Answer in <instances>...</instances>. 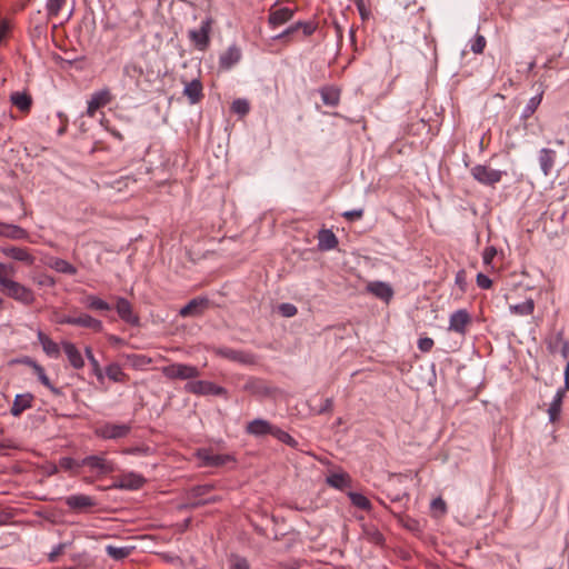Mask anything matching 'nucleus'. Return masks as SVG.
I'll return each mask as SVG.
<instances>
[{
    "label": "nucleus",
    "mask_w": 569,
    "mask_h": 569,
    "mask_svg": "<svg viewBox=\"0 0 569 569\" xmlns=\"http://www.w3.org/2000/svg\"><path fill=\"white\" fill-rule=\"evenodd\" d=\"M1 292L24 306H30L34 302V292L27 286L13 280L12 278H0Z\"/></svg>",
    "instance_id": "obj_1"
},
{
    "label": "nucleus",
    "mask_w": 569,
    "mask_h": 569,
    "mask_svg": "<svg viewBox=\"0 0 569 569\" xmlns=\"http://www.w3.org/2000/svg\"><path fill=\"white\" fill-rule=\"evenodd\" d=\"M213 19L206 17L200 27L188 31V38L196 49L199 51H206L210 44V34L212 31Z\"/></svg>",
    "instance_id": "obj_2"
},
{
    "label": "nucleus",
    "mask_w": 569,
    "mask_h": 569,
    "mask_svg": "<svg viewBox=\"0 0 569 569\" xmlns=\"http://www.w3.org/2000/svg\"><path fill=\"white\" fill-rule=\"evenodd\" d=\"M81 465L98 477L112 473L117 469L116 463L112 460L107 459L103 455L87 456L81 459Z\"/></svg>",
    "instance_id": "obj_3"
},
{
    "label": "nucleus",
    "mask_w": 569,
    "mask_h": 569,
    "mask_svg": "<svg viewBox=\"0 0 569 569\" xmlns=\"http://www.w3.org/2000/svg\"><path fill=\"white\" fill-rule=\"evenodd\" d=\"M162 375L171 380H190L200 376V371L197 367L187 363H171L162 367Z\"/></svg>",
    "instance_id": "obj_4"
},
{
    "label": "nucleus",
    "mask_w": 569,
    "mask_h": 569,
    "mask_svg": "<svg viewBox=\"0 0 569 569\" xmlns=\"http://www.w3.org/2000/svg\"><path fill=\"white\" fill-rule=\"evenodd\" d=\"M186 390L188 392H191L193 395H200V396H219V397H227V390L223 387H220L213 382L206 381V380H193L186 385Z\"/></svg>",
    "instance_id": "obj_5"
},
{
    "label": "nucleus",
    "mask_w": 569,
    "mask_h": 569,
    "mask_svg": "<svg viewBox=\"0 0 569 569\" xmlns=\"http://www.w3.org/2000/svg\"><path fill=\"white\" fill-rule=\"evenodd\" d=\"M132 427L130 423H112L107 422L97 429V435L102 439H121L126 438Z\"/></svg>",
    "instance_id": "obj_6"
},
{
    "label": "nucleus",
    "mask_w": 569,
    "mask_h": 569,
    "mask_svg": "<svg viewBox=\"0 0 569 569\" xmlns=\"http://www.w3.org/2000/svg\"><path fill=\"white\" fill-rule=\"evenodd\" d=\"M146 483V478L137 472L130 471L119 476L111 485V488L121 490H139Z\"/></svg>",
    "instance_id": "obj_7"
},
{
    "label": "nucleus",
    "mask_w": 569,
    "mask_h": 569,
    "mask_svg": "<svg viewBox=\"0 0 569 569\" xmlns=\"http://www.w3.org/2000/svg\"><path fill=\"white\" fill-rule=\"evenodd\" d=\"M471 321V316L466 309L456 310L450 315L448 330L465 336Z\"/></svg>",
    "instance_id": "obj_8"
},
{
    "label": "nucleus",
    "mask_w": 569,
    "mask_h": 569,
    "mask_svg": "<svg viewBox=\"0 0 569 569\" xmlns=\"http://www.w3.org/2000/svg\"><path fill=\"white\" fill-rule=\"evenodd\" d=\"M216 355L221 358L228 359L233 362H239L242 365H253L256 362V357L243 350H236L228 347H221L216 349Z\"/></svg>",
    "instance_id": "obj_9"
},
{
    "label": "nucleus",
    "mask_w": 569,
    "mask_h": 569,
    "mask_svg": "<svg viewBox=\"0 0 569 569\" xmlns=\"http://www.w3.org/2000/svg\"><path fill=\"white\" fill-rule=\"evenodd\" d=\"M111 101L112 94L108 88L94 91L91 94L90 100L88 101L87 116L90 118L94 117L97 110H99L102 107H106Z\"/></svg>",
    "instance_id": "obj_10"
},
{
    "label": "nucleus",
    "mask_w": 569,
    "mask_h": 569,
    "mask_svg": "<svg viewBox=\"0 0 569 569\" xmlns=\"http://www.w3.org/2000/svg\"><path fill=\"white\" fill-rule=\"evenodd\" d=\"M209 305L210 300L207 297L193 298L179 310V316L182 318L199 317L209 308Z\"/></svg>",
    "instance_id": "obj_11"
},
{
    "label": "nucleus",
    "mask_w": 569,
    "mask_h": 569,
    "mask_svg": "<svg viewBox=\"0 0 569 569\" xmlns=\"http://www.w3.org/2000/svg\"><path fill=\"white\" fill-rule=\"evenodd\" d=\"M0 251L8 258L13 259L16 261L23 262L28 266H32L36 261V258L31 254L28 248L16 247V246H4L1 247Z\"/></svg>",
    "instance_id": "obj_12"
},
{
    "label": "nucleus",
    "mask_w": 569,
    "mask_h": 569,
    "mask_svg": "<svg viewBox=\"0 0 569 569\" xmlns=\"http://www.w3.org/2000/svg\"><path fill=\"white\" fill-rule=\"evenodd\" d=\"M295 16V9L288 7L276 8L271 7L269 10L268 23L271 28H277L290 21Z\"/></svg>",
    "instance_id": "obj_13"
},
{
    "label": "nucleus",
    "mask_w": 569,
    "mask_h": 569,
    "mask_svg": "<svg viewBox=\"0 0 569 569\" xmlns=\"http://www.w3.org/2000/svg\"><path fill=\"white\" fill-rule=\"evenodd\" d=\"M64 503L74 511H84L87 509L93 508L97 505L94 498L87 495H71L66 497Z\"/></svg>",
    "instance_id": "obj_14"
},
{
    "label": "nucleus",
    "mask_w": 569,
    "mask_h": 569,
    "mask_svg": "<svg viewBox=\"0 0 569 569\" xmlns=\"http://www.w3.org/2000/svg\"><path fill=\"white\" fill-rule=\"evenodd\" d=\"M243 389L257 397H270L276 391V388L270 387L266 381L258 378H250L244 383Z\"/></svg>",
    "instance_id": "obj_15"
},
{
    "label": "nucleus",
    "mask_w": 569,
    "mask_h": 569,
    "mask_svg": "<svg viewBox=\"0 0 569 569\" xmlns=\"http://www.w3.org/2000/svg\"><path fill=\"white\" fill-rule=\"evenodd\" d=\"M116 310L121 320L131 326H139V317L133 312L131 303L126 298H117Z\"/></svg>",
    "instance_id": "obj_16"
},
{
    "label": "nucleus",
    "mask_w": 569,
    "mask_h": 569,
    "mask_svg": "<svg viewBox=\"0 0 569 569\" xmlns=\"http://www.w3.org/2000/svg\"><path fill=\"white\" fill-rule=\"evenodd\" d=\"M198 457L201 461V465L204 467H221L233 460L229 455L213 453L208 450L199 451Z\"/></svg>",
    "instance_id": "obj_17"
},
{
    "label": "nucleus",
    "mask_w": 569,
    "mask_h": 569,
    "mask_svg": "<svg viewBox=\"0 0 569 569\" xmlns=\"http://www.w3.org/2000/svg\"><path fill=\"white\" fill-rule=\"evenodd\" d=\"M241 59V50L236 46H230L219 57V68L222 70H229L237 64Z\"/></svg>",
    "instance_id": "obj_18"
},
{
    "label": "nucleus",
    "mask_w": 569,
    "mask_h": 569,
    "mask_svg": "<svg viewBox=\"0 0 569 569\" xmlns=\"http://www.w3.org/2000/svg\"><path fill=\"white\" fill-rule=\"evenodd\" d=\"M0 237L12 240H29V232L17 224L0 222Z\"/></svg>",
    "instance_id": "obj_19"
},
{
    "label": "nucleus",
    "mask_w": 569,
    "mask_h": 569,
    "mask_svg": "<svg viewBox=\"0 0 569 569\" xmlns=\"http://www.w3.org/2000/svg\"><path fill=\"white\" fill-rule=\"evenodd\" d=\"M272 429H273V425H271L269 421L261 419V418L253 419L246 427L247 433L256 436V437L271 435Z\"/></svg>",
    "instance_id": "obj_20"
},
{
    "label": "nucleus",
    "mask_w": 569,
    "mask_h": 569,
    "mask_svg": "<svg viewBox=\"0 0 569 569\" xmlns=\"http://www.w3.org/2000/svg\"><path fill=\"white\" fill-rule=\"evenodd\" d=\"M34 396L32 393H20L14 397L10 413L13 417H19L24 410L32 407Z\"/></svg>",
    "instance_id": "obj_21"
},
{
    "label": "nucleus",
    "mask_w": 569,
    "mask_h": 569,
    "mask_svg": "<svg viewBox=\"0 0 569 569\" xmlns=\"http://www.w3.org/2000/svg\"><path fill=\"white\" fill-rule=\"evenodd\" d=\"M62 348L70 365L74 369L79 370L84 367V360L74 343L70 341H62Z\"/></svg>",
    "instance_id": "obj_22"
},
{
    "label": "nucleus",
    "mask_w": 569,
    "mask_h": 569,
    "mask_svg": "<svg viewBox=\"0 0 569 569\" xmlns=\"http://www.w3.org/2000/svg\"><path fill=\"white\" fill-rule=\"evenodd\" d=\"M338 246V238L330 229H321L318 232V249L329 251Z\"/></svg>",
    "instance_id": "obj_23"
},
{
    "label": "nucleus",
    "mask_w": 569,
    "mask_h": 569,
    "mask_svg": "<svg viewBox=\"0 0 569 569\" xmlns=\"http://www.w3.org/2000/svg\"><path fill=\"white\" fill-rule=\"evenodd\" d=\"M10 102L21 112L28 113L32 107V97L27 91H14L10 94Z\"/></svg>",
    "instance_id": "obj_24"
},
{
    "label": "nucleus",
    "mask_w": 569,
    "mask_h": 569,
    "mask_svg": "<svg viewBox=\"0 0 569 569\" xmlns=\"http://www.w3.org/2000/svg\"><path fill=\"white\" fill-rule=\"evenodd\" d=\"M73 326L92 329L96 332H101L103 330L102 321L91 317L88 313H80L79 316H74Z\"/></svg>",
    "instance_id": "obj_25"
},
{
    "label": "nucleus",
    "mask_w": 569,
    "mask_h": 569,
    "mask_svg": "<svg viewBox=\"0 0 569 569\" xmlns=\"http://www.w3.org/2000/svg\"><path fill=\"white\" fill-rule=\"evenodd\" d=\"M472 176L476 180L486 184H493L498 181V172L485 166H476L472 168Z\"/></svg>",
    "instance_id": "obj_26"
},
{
    "label": "nucleus",
    "mask_w": 569,
    "mask_h": 569,
    "mask_svg": "<svg viewBox=\"0 0 569 569\" xmlns=\"http://www.w3.org/2000/svg\"><path fill=\"white\" fill-rule=\"evenodd\" d=\"M38 341L41 343L43 351L47 356L51 358H59L60 356V347L57 342H54L51 338H49L42 331H38L37 335Z\"/></svg>",
    "instance_id": "obj_27"
},
{
    "label": "nucleus",
    "mask_w": 569,
    "mask_h": 569,
    "mask_svg": "<svg viewBox=\"0 0 569 569\" xmlns=\"http://www.w3.org/2000/svg\"><path fill=\"white\" fill-rule=\"evenodd\" d=\"M563 398H565V390L563 389H559L556 392V395H555V397H553V399H552V401H551V403L549 406L548 415H549V420L552 423L558 421L559 418H560Z\"/></svg>",
    "instance_id": "obj_28"
},
{
    "label": "nucleus",
    "mask_w": 569,
    "mask_h": 569,
    "mask_svg": "<svg viewBox=\"0 0 569 569\" xmlns=\"http://www.w3.org/2000/svg\"><path fill=\"white\" fill-rule=\"evenodd\" d=\"M183 94L187 96L190 103H197L199 102L202 97V84L200 80L193 79L192 81L188 82L183 89Z\"/></svg>",
    "instance_id": "obj_29"
},
{
    "label": "nucleus",
    "mask_w": 569,
    "mask_h": 569,
    "mask_svg": "<svg viewBox=\"0 0 569 569\" xmlns=\"http://www.w3.org/2000/svg\"><path fill=\"white\" fill-rule=\"evenodd\" d=\"M368 288L371 293L386 302H388L393 296V290L390 284L382 281L372 282Z\"/></svg>",
    "instance_id": "obj_30"
},
{
    "label": "nucleus",
    "mask_w": 569,
    "mask_h": 569,
    "mask_svg": "<svg viewBox=\"0 0 569 569\" xmlns=\"http://www.w3.org/2000/svg\"><path fill=\"white\" fill-rule=\"evenodd\" d=\"M322 102L329 107H337L340 101V90L336 87H323L320 89Z\"/></svg>",
    "instance_id": "obj_31"
},
{
    "label": "nucleus",
    "mask_w": 569,
    "mask_h": 569,
    "mask_svg": "<svg viewBox=\"0 0 569 569\" xmlns=\"http://www.w3.org/2000/svg\"><path fill=\"white\" fill-rule=\"evenodd\" d=\"M327 483L338 490H343L351 486V478L346 472L331 473L327 477Z\"/></svg>",
    "instance_id": "obj_32"
},
{
    "label": "nucleus",
    "mask_w": 569,
    "mask_h": 569,
    "mask_svg": "<svg viewBox=\"0 0 569 569\" xmlns=\"http://www.w3.org/2000/svg\"><path fill=\"white\" fill-rule=\"evenodd\" d=\"M362 535L371 543L376 546H382L385 543V537L375 525L363 523Z\"/></svg>",
    "instance_id": "obj_33"
},
{
    "label": "nucleus",
    "mask_w": 569,
    "mask_h": 569,
    "mask_svg": "<svg viewBox=\"0 0 569 569\" xmlns=\"http://www.w3.org/2000/svg\"><path fill=\"white\" fill-rule=\"evenodd\" d=\"M82 303L90 310H94V311H109L111 310V306L106 302L104 300H102L101 298L94 296V295H89L87 296Z\"/></svg>",
    "instance_id": "obj_34"
},
{
    "label": "nucleus",
    "mask_w": 569,
    "mask_h": 569,
    "mask_svg": "<svg viewBox=\"0 0 569 569\" xmlns=\"http://www.w3.org/2000/svg\"><path fill=\"white\" fill-rule=\"evenodd\" d=\"M555 151L551 149H542L539 154V163L545 176H548L553 167Z\"/></svg>",
    "instance_id": "obj_35"
},
{
    "label": "nucleus",
    "mask_w": 569,
    "mask_h": 569,
    "mask_svg": "<svg viewBox=\"0 0 569 569\" xmlns=\"http://www.w3.org/2000/svg\"><path fill=\"white\" fill-rule=\"evenodd\" d=\"M50 267L57 272L73 276L77 273V268L64 259L56 258L50 263Z\"/></svg>",
    "instance_id": "obj_36"
},
{
    "label": "nucleus",
    "mask_w": 569,
    "mask_h": 569,
    "mask_svg": "<svg viewBox=\"0 0 569 569\" xmlns=\"http://www.w3.org/2000/svg\"><path fill=\"white\" fill-rule=\"evenodd\" d=\"M348 497L351 503L359 509L369 511L372 507L370 500L362 493L350 491Z\"/></svg>",
    "instance_id": "obj_37"
},
{
    "label": "nucleus",
    "mask_w": 569,
    "mask_h": 569,
    "mask_svg": "<svg viewBox=\"0 0 569 569\" xmlns=\"http://www.w3.org/2000/svg\"><path fill=\"white\" fill-rule=\"evenodd\" d=\"M106 376L114 382H123L126 373L118 363H110L106 367Z\"/></svg>",
    "instance_id": "obj_38"
},
{
    "label": "nucleus",
    "mask_w": 569,
    "mask_h": 569,
    "mask_svg": "<svg viewBox=\"0 0 569 569\" xmlns=\"http://www.w3.org/2000/svg\"><path fill=\"white\" fill-rule=\"evenodd\" d=\"M271 436L291 448H296L298 446V441L295 438H292L287 431L276 426H273Z\"/></svg>",
    "instance_id": "obj_39"
},
{
    "label": "nucleus",
    "mask_w": 569,
    "mask_h": 569,
    "mask_svg": "<svg viewBox=\"0 0 569 569\" xmlns=\"http://www.w3.org/2000/svg\"><path fill=\"white\" fill-rule=\"evenodd\" d=\"M107 555L114 560H122L130 555V548L128 547H116L109 545L106 547Z\"/></svg>",
    "instance_id": "obj_40"
},
{
    "label": "nucleus",
    "mask_w": 569,
    "mask_h": 569,
    "mask_svg": "<svg viewBox=\"0 0 569 569\" xmlns=\"http://www.w3.org/2000/svg\"><path fill=\"white\" fill-rule=\"evenodd\" d=\"M533 308H535V303H533L532 299H527L522 303L510 305V310L513 313L521 315V316H527V315L532 313Z\"/></svg>",
    "instance_id": "obj_41"
},
{
    "label": "nucleus",
    "mask_w": 569,
    "mask_h": 569,
    "mask_svg": "<svg viewBox=\"0 0 569 569\" xmlns=\"http://www.w3.org/2000/svg\"><path fill=\"white\" fill-rule=\"evenodd\" d=\"M84 355H86L87 359L89 360V362H90V365L92 367V371H93L94 376L99 380H101L103 378L102 370H101L99 361L96 359V357H94V355L92 352L91 347H86L84 348Z\"/></svg>",
    "instance_id": "obj_42"
},
{
    "label": "nucleus",
    "mask_w": 569,
    "mask_h": 569,
    "mask_svg": "<svg viewBox=\"0 0 569 569\" xmlns=\"http://www.w3.org/2000/svg\"><path fill=\"white\" fill-rule=\"evenodd\" d=\"M28 363L33 369L34 375L37 376L38 380L44 386H50V379L48 378L44 368L39 365L38 362L33 360H29Z\"/></svg>",
    "instance_id": "obj_43"
},
{
    "label": "nucleus",
    "mask_w": 569,
    "mask_h": 569,
    "mask_svg": "<svg viewBox=\"0 0 569 569\" xmlns=\"http://www.w3.org/2000/svg\"><path fill=\"white\" fill-rule=\"evenodd\" d=\"M67 0H47L46 10L48 18H53L59 14Z\"/></svg>",
    "instance_id": "obj_44"
},
{
    "label": "nucleus",
    "mask_w": 569,
    "mask_h": 569,
    "mask_svg": "<svg viewBox=\"0 0 569 569\" xmlns=\"http://www.w3.org/2000/svg\"><path fill=\"white\" fill-rule=\"evenodd\" d=\"M435 517H442L447 512V503L441 497L435 498L430 503Z\"/></svg>",
    "instance_id": "obj_45"
},
{
    "label": "nucleus",
    "mask_w": 569,
    "mask_h": 569,
    "mask_svg": "<svg viewBox=\"0 0 569 569\" xmlns=\"http://www.w3.org/2000/svg\"><path fill=\"white\" fill-rule=\"evenodd\" d=\"M388 497L390 498L391 502L400 505L399 506L400 509H402L405 507V503H402V502L403 501L407 502L409 500V495L407 492L395 493V495L388 493ZM390 511L395 516L400 517L401 510L390 509Z\"/></svg>",
    "instance_id": "obj_46"
},
{
    "label": "nucleus",
    "mask_w": 569,
    "mask_h": 569,
    "mask_svg": "<svg viewBox=\"0 0 569 569\" xmlns=\"http://www.w3.org/2000/svg\"><path fill=\"white\" fill-rule=\"evenodd\" d=\"M229 569H250V565L244 557L231 555L229 558Z\"/></svg>",
    "instance_id": "obj_47"
},
{
    "label": "nucleus",
    "mask_w": 569,
    "mask_h": 569,
    "mask_svg": "<svg viewBox=\"0 0 569 569\" xmlns=\"http://www.w3.org/2000/svg\"><path fill=\"white\" fill-rule=\"evenodd\" d=\"M213 489V486L212 485H200V486H194L190 489L189 493H188V497L189 499H197V498H200L204 495H207L208 492H210L211 490Z\"/></svg>",
    "instance_id": "obj_48"
},
{
    "label": "nucleus",
    "mask_w": 569,
    "mask_h": 569,
    "mask_svg": "<svg viewBox=\"0 0 569 569\" xmlns=\"http://www.w3.org/2000/svg\"><path fill=\"white\" fill-rule=\"evenodd\" d=\"M231 110L240 116H244L249 112V102L246 99H236L231 104Z\"/></svg>",
    "instance_id": "obj_49"
},
{
    "label": "nucleus",
    "mask_w": 569,
    "mask_h": 569,
    "mask_svg": "<svg viewBox=\"0 0 569 569\" xmlns=\"http://www.w3.org/2000/svg\"><path fill=\"white\" fill-rule=\"evenodd\" d=\"M60 467L64 470H73L83 467L81 460H77L70 457H63L60 459Z\"/></svg>",
    "instance_id": "obj_50"
},
{
    "label": "nucleus",
    "mask_w": 569,
    "mask_h": 569,
    "mask_svg": "<svg viewBox=\"0 0 569 569\" xmlns=\"http://www.w3.org/2000/svg\"><path fill=\"white\" fill-rule=\"evenodd\" d=\"M279 311L283 317L291 318L297 315L298 309L295 305L284 302L279 306Z\"/></svg>",
    "instance_id": "obj_51"
},
{
    "label": "nucleus",
    "mask_w": 569,
    "mask_h": 569,
    "mask_svg": "<svg viewBox=\"0 0 569 569\" xmlns=\"http://www.w3.org/2000/svg\"><path fill=\"white\" fill-rule=\"evenodd\" d=\"M455 282L460 288V290L462 292H465L467 290V284L468 283H467V273H466L465 270H459L456 273Z\"/></svg>",
    "instance_id": "obj_52"
},
{
    "label": "nucleus",
    "mask_w": 569,
    "mask_h": 569,
    "mask_svg": "<svg viewBox=\"0 0 569 569\" xmlns=\"http://www.w3.org/2000/svg\"><path fill=\"white\" fill-rule=\"evenodd\" d=\"M476 281L477 286L481 289H489L492 286V280L482 272L477 274Z\"/></svg>",
    "instance_id": "obj_53"
},
{
    "label": "nucleus",
    "mask_w": 569,
    "mask_h": 569,
    "mask_svg": "<svg viewBox=\"0 0 569 569\" xmlns=\"http://www.w3.org/2000/svg\"><path fill=\"white\" fill-rule=\"evenodd\" d=\"M433 345V340L429 337H423L418 340V348L422 352H429L432 349Z\"/></svg>",
    "instance_id": "obj_54"
},
{
    "label": "nucleus",
    "mask_w": 569,
    "mask_h": 569,
    "mask_svg": "<svg viewBox=\"0 0 569 569\" xmlns=\"http://www.w3.org/2000/svg\"><path fill=\"white\" fill-rule=\"evenodd\" d=\"M66 547V543H59L56 547H53L51 552L48 555V560L50 562H56L58 557L64 551Z\"/></svg>",
    "instance_id": "obj_55"
},
{
    "label": "nucleus",
    "mask_w": 569,
    "mask_h": 569,
    "mask_svg": "<svg viewBox=\"0 0 569 569\" xmlns=\"http://www.w3.org/2000/svg\"><path fill=\"white\" fill-rule=\"evenodd\" d=\"M363 209H353L343 212L342 217L346 218L348 221H355L361 219L363 217Z\"/></svg>",
    "instance_id": "obj_56"
},
{
    "label": "nucleus",
    "mask_w": 569,
    "mask_h": 569,
    "mask_svg": "<svg viewBox=\"0 0 569 569\" xmlns=\"http://www.w3.org/2000/svg\"><path fill=\"white\" fill-rule=\"evenodd\" d=\"M357 7L359 14L362 20H367L370 16V11L367 9L363 0H352Z\"/></svg>",
    "instance_id": "obj_57"
},
{
    "label": "nucleus",
    "mask_w": 569,
    "mask_h": 569,
    "mask_svg": "<svg viewBox=\"0 0 569 569\" xmlns=\"http://www.w3.org/2000/svg\"><path fill=\"white\" fill-rule=\"evenodd\" d=\"M16 272L12 264L0 263V278H11Z\"/></svg>",
    "instance_id": "obj_58"
},
{
    "label": "nucleus",
    "mask_w": 569,
    "mask_h": 569,
    "mask_svg": "<svg viewBox=\"0 0 569 569\" xmlns=\"http://www.w3.org/2000/svg\"><path fill=\"white\" fill-rule=\"evenodd\" d=\"M300 29L302 30L303 36L309 37L316 31L317 23L313 21H302Z\"/></svg>",
    "instance_id": "obj_59"
},
{
    "label": "nucleus",
    "mask_w": 569,
    "mask_h": 569,
    "mask_svg": "<svg viewBox=\"0 0 569 569\" xmlns=\"http://www.w3.org/2000/svg\"><path fill=\"white\" fill-rule=\"evenodd\" d=\"M486 47V40L482 36H478L475 42L471 44V50L475 53H481Z\"/></svg>",
    "instance_id": "obj_60"
},
{
    "label": "nucleus",
    "mask_w": 569,
    "mask_h": 569,
    "mask_svg": "<svg viewBox=\"0 0 569 569\" xmlns=\"http://www.w3.org/2000/svg\"><path fill=\"white\" fill-rule=\"evenodd\" d=\"M400 521L402 522L403 527H406L410 531H417L419 530V522L410 517H407L406 519L400 518Z\"/></svg>",
    "instance_id": "obj_61"
},
{
    "label": "nucleus",
    "mask_w": 569,
    "mask_h": 569,
    "mask_svg": "<svg viewBox=\"0 0 569 569\" xmlns=\"http://www.w3.org/2000/svg\"><path fill=\"white\" fill-rule=\"evenodd\" d=\"M333 409V400L332 398L325 399L323 403L320 406V408L316 411L317 415H323L327 412H331Z\"/></svg>",
    "instance_id": "obj_62"
},
{
    "label": "nucleus",
    "mask_w": 569,
    "mask_h": 569,
    "mask_svg": "<svg viewBox=\"0 0 569 569\" xmlns=\"http://www.w3.org/2000/svg\"><path fill=\"white\" fill-rule=\"evenodd\" d=\"M36 282L39 286H42V287H53L54 283H56L54 279L51 276H48V274H42V276L38 277L36 279Z\"/></svg>",
    "instance_id": "obj_63"
},
{
    "label": "nucleus",
    "mask_w": 569,
    "mask_h": 569,
    "mask_svg": "<svg viewBox=\"0 0 569 569\" xmlns=\"http://www.w3.org/2000/svg\"><path fill=\"white\" fill-rule=\"evenodd\" d=\"M496 253H497V250H496V248H495V247H490V248H488V249L485 251V253H483V262H485L486 264H489V263L492 261V259H493V257L496 256Z\"/></svg>",
    "instance_id": "obj_64"
}]
</instances>
